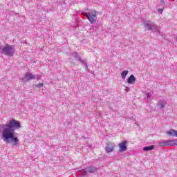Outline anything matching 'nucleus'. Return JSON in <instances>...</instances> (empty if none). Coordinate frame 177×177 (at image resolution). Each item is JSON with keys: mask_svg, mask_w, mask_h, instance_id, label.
Wrapping results in <instances>:
<instances>
[{"mask_svg": "<svg viewBox=\"0 0 177 177\" xmlns=\"http://www.w3.org/2000/svg\"><path fill=\"white\" fill-rule=\"evenodd\" d=\"M114 149H115V145L113 142H108L105 147V151L107 153H113V151H114Z\"/></svg>", "mask_w": 177, "mask_h": 177, "instance_id": "7", "label": "nucleus"}, {"mask_svg": "<svg viewBox=\"0 0 177 177\" xmlns=\"http://www.w3.org/2000/svg\"><path fill=\"white\" fill-rule=\"evenodd\" d=\"M128 73H129V71H124L122 72L121 77H122V80H125L127 75H128Z\"/></svg>", "mask_w": 177, "mask_h": 177, "instance_id": "15", "label": "nucleus"}, {"mask_svg": "<svg viewBox=\"0 0 177 177\" xmlns=\"http://www.w3.org/2000/svg\"><path fill=\"white\" fill-rule=\"evenodd\" d=\"M154 149V145H149V146H146L144 147L142 150L143 151H150Z\"/></svg>", "mask_w": 177, "mask_h": 177, "instance_id": "13", "label": "nucleus"}, {"mask_svg": "<svg viewBox=\"0 0 177 177\" xmlns=\"http://www.w3.org/2000/svg\"><path fill=\"white\" fill-rule=\"evenodd\" d=\"M128 150V147H127V141H123L119 144V152L124 153Z\"/></svg>", "mask_w": 177, "mask_h": 177, "instance_id": "8", "label": "nucleus"}, {"mask_svg": "<svg viewBox=\"0 0 177 177\" xmlns=\"http://www.w3.org/2000/svg\"><path fill=\"white\" fill-rule=\"evenodd\" d=\"M161 5H165V1L164 0H160Z\"/></svg>", "mask_w": 177, "mask_h": 177, "instance_id": "20", "label": "nucleus"}, {"mask_svg": "<svg viewBox=\"0 0 177 177\" xmlns=\"http://www.w3.org/2000/svg\"><path fill=\"white\" fill-rule=\"evenodd\" d=\"M79 62H80V63H82V66H86V62L84 60L80 59Z\"/></svg>", "mask_w": 177, "mask_h": 177, "instance_id": "17", "label": "nucleus"}, {"mask_svg": "<svg viewBox=\"0 0 177 177\" xmlns=\"http://www.w3.org/2000/svg\"><path fill=\"white\" fill-rule=\"evenodd\" d=\"M37 76L31 73L26 72L25 74V79L26 81H31L32 80H35Z\"/></svg>", "mask_w": 177, "mask_h": 177, "instance_id": "9", "label": "nucleus"}, {"mask_svg": "<svg viewBox=\"0 0 177 177\" xmlns=\"http://www.w3.org/2000/svg\"><path fill=\"white\" fill-rule=\"evenodd\" d=\"M144 26L148 31H153V30H154L156 34H160V30H157V26H156L154 23L149 21H144Z\"/></svg>", "mask_w": 177, "mask_h": 177, "instance_id": "4", "label": "nucleus"}, {"mask_svg": "<svg viewBox=\"0 0 177 177\" xmlns=\"http://www.w3.org/2000/svg\"><path fill=\"white\" fill-rule=\"evenodd\" d=\"M134 82H136V77H135V75H131L127 79V83L130 85H133Z\"/></svg>", "mask_w": 177, "mask_h": 177, "instance_id": "11", "label": "nucleus"}, {"mask_svg": "<svg viewBox=\"0 0 177 177\" xmlns=\"http://www.w3.org/2000/svg\"><path fill=\"white\" fill-rule=\"evenodd\" d=\"M20 122L12 119L7 124H0V133L5 143H12V146H19V138L15 136V131L20 129Z\"/></svg>", "mask_w": 177, "mask_h": 177, "instance_id": "1", "label": "nucleus"}, {"mask_svg": "<svg viewBox=\"0 0 177 177\" xmlns=\"http://www.w3.org/2000/svg\"><path fill=\"white\" fill-rule=\"evenodd\" d=\"M157 106H158V109L162 110V109H164L165 107V106H167V100H162L159 101L158 102Z\"/></svg>", "mask_w": 177, "mask_h": 177, "instance_id": "10", "label": "nucleus"}, {"mask_svg": "<svg viewBox=\"0 0 177 177\" xmlns=\"http://www.w3.org/2000/svg\"><path fill=\"white\" fill-rule=\"evenodd\" d=\"M0 52L1 55L10 57L15 56V53H16L15 46L8 44H5V46L0 45Z\"/></svg>", "mask_w": 177, "mask_h": 177, "instance_id": "2", "label": "nucleus"}, {"mask_svg": "<svg viewBox=\"0 0 177 177\" xmlns=\"http://www.w3.org/2000/svg\"><path fill=\"white\" fill-rule=\"evenodd\" d=\"M84 14L86 19H88V21H90V23H96V19H97L96 17V11H94L93 12H90L88 14L84 12Z\"/></svg>", "mask_w": 177, "mask_h": 177, "instance_id": "6", "label": "nucleus"}, {"mask_svg": "<svg viewBox=\"0 0 177 177\" xmlns=\"http://www.w3.org/2000/svg\"><path fill=\"white\" fill-rule=\"evenodd\" d=\"M126 91H127V92H128V91H129V88L127 87Z\"/></svg>", "mask_w": 177, "mask_h": 177, "instance_id": "22", "label": "nucleus"}, {"mask_svg": "<svg viewBox=\"0 0 177 177\" xmlns=\"http://www.w3.org/2000/svg\"><path fill=\"white\" fill-rule=\"evenodd\" d=\"M158 146H177V138L169 140L160 141L158 142Z\"/></svg>", "mask_w": 177, "mask_h": 177, "instance_id": "5", "label": "nucleus"}, {"mask_svg": "<svg viewBox=\"0 0 177 177\" xmlns=\"http://www.w3.org/2000/svg\"><path fill=\"white\" fill-rule=\"evenodd\" d=\"M167 135L169 136H172L173 138H177V130H170L166 132Z\"/></svg>", "mask_w": 177, "mask_h": 177, "instance_id": "12", "label": "nucleus"}, {"mask_svg": "<svg viewBox=\"0 0 177 177\" xmlns=\"http://www.w3.org/2000/svg\"><path fill=\"white\" fill-rule=\"evenodd\" d=\"M72 56L75 59V60H77L78 62L81 60V57H80V55H78L77 53H73Z\"/></svg>", "mask_w": 177, "mask_h": 177, "instance_id": "14", "label": "nucleus"}, {"mask_svg": "<svg viewBox=\"0 0 177 177\" xmlns=\"http://www.w3.org/2000/svg\"><path fill=\"white\" fill-rule=\"evenodd\" d=\"M84 68L86 71H88V65H85Z\"/></svg>", "mask_w": 177, "mask_h": 177, "instance_id": "21", "label": "nucleus"}, {"mask_svg": "<svg viewBox=\"0 0 177 177\" xmlns=\"http://www.w3.org/2000/svg\"><path fill=\"white\" fill-rule=\"evenodd\" d=\"M151 97V93H148L147 94V99L149 100Z\"/></svg>", "mask_w": 177, "mask_h": 177, "instance_id": "19", "label": "nucleus"}, {"mask_svg": "<svg viewBox=\"0 0 177 177\" xmlns=\"http://www.w3.org/2000/svg\"><path fill=\"white\" fill-rule=\"evenodd\" d=\"M98 169H99L95 166H90L79 171L78 174L80 175V177H84L86 176V175H89V174H94V172H96Z\"/></svg>", "mask_w": 177, "mask_h": 177, "instance_id": "3", "label": "nucleus"}, {"mask_svg": "<svg viewBox=\"0 0 177 177\" xmlns=\"http://www.w3.org/2000/svg\"><path fill=\"white\" fill-rule=\"evenodd\" d=\"M158 13H160V15H162V12H164V9H162V8H159V9L158 10Z\"/></svg>", "mask_w": 177, "mask_h": 177, "instance_id": "18", "label": "nucleus"}, {"mask_svg": "<svg viewBox=\"0 0 177 177\" xmlns=\"http://www.w3.org/2000/svg\"><path fill=\"white\" fill-rule=\"evenodd\" d=\"M35 88H42V86H44V83H39V84H35Z\"/></svg>", "mask_w": 177, "mask_h": 177, "instance_id": "16", "label": "nucleus"}]
</instances>
